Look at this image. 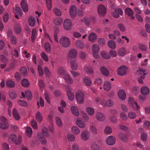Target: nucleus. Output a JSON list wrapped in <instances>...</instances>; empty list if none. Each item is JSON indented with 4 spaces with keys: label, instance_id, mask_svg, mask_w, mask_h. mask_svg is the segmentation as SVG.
<instances>
[{
    "label": "nucleus",
    "instance_id": "obj_1",
    "mask_svg": "<svg viewBox=\"0 0 150 150\" xmlns=\"http://www.w3.org/2000/svg\"><path fill=\"white\" fill-rule=\"evenodd\" d=\"M49 131L51 132H53V127L52 125L50 128L49 130L46 128H44L42 131L41 133H39L38 134V137L40 139V140L41 143L44 145L46 144V141L45 138H43V137L47 136L49 135L48 132Z\"/></svg>",
    "mask_w": 150,
    "mask_h": 150
},
{
    "label": "nucleus",
    "instance_id": "obj_2",
    "mask_svg": "<svg viewBox=\"0 0 150 150\" xmlns=\"http://www.w3.org/2000/svg\"><path fill=\"white\" fill-rule=\"evenodd\" d=\"M58 73L61 75L62 78H63L67 83H73V80L70 76L66 74L65 71L62 67L59 68L58 71Z\"/></svg>",
    "mask_w": 150,
    "mask_h": 150
},
{
    "label": "nucleus",
    "instance_id": "obj_3",
    "mask_svg": "<svg viewBox=\"0 0 150 150\" xmlns=\"http://www.w3.org/2000/svg\"><path fill=\"white\" fill-rule=\"evenodd\" d=\"M95 100L98 103L101 104L103 106L111 107L114 105L113 102L110 100L105 101L104 100H102L100 98L97 97L95 98Z\"/></svg>",
    "mask_w": 150,
    "mask_h": 150
},
{
    "label": "nucleus",
    "instance_id": "obj_4",
    "mask_svg": "<svg viewBox=\"0 0 150 150\" xmlns=\"http://www.w3.org/2000/svg\"><path fill=\"white\" fill-rule=\"evenodd\" d=\"M71 41L67 37L62 36L59 39V42L61 45L64 47H67L70 45Z\"/></svg>",
    "mask_w": 150,
    "mask_h": 150
},
{
    "label": "nucleus",
    "instance_id": "obj_5",
    "mask_svg": "<svg viewBox=\"0 0 150 150\" xmlns=\"http://www.w3.org/2000/svg\"><path fill=\"white\" fill-rule=\"evenodd\" d=\"M8 126L7 120L4 117H0V128L2 129H7Z\"/></svg>",
    "mask_w": 150,
    "mask_h": 150
},
{
    "label": "nucleus",
    "instance_id": "obj_6",
    "mask_svg": "<svg viewBox=\"0 0 150 150\" xmlns=\"http://www.w3.org/2000/svg\"><path fill=\"white\" fill-rule=\"evenodd\" d=\"M128 102L130 105L132 107L134 110L136 111L139 110L140 108L139 106L137 103L135 101L133 98L132 97H130L128 100Z\"/></svg>",
    "mask_w": 150,
    "mask_h": 150
},
{
    "label": "nucleus",
    "instance_id": "obj_7",
    "mask_svg": "<svg viewBox=\"0 0 150 150\" xmlns=\"http://www.w3.org/2000/svg\"><path fill=\"white\" fill-rule=\"evenodd\" d=\"M84 96V94L81 91H78L76 93V98L78 102L80 103L83 102Z\"/></svg>",
    "mask_w": 150,
    "mask_h": 150
},
{
    "label": "nucleus",
    "instance_id": "obj_8",
    "mask_svg": "<svg viewBox=\"0 0 150 150\" xmlns=\"http://www.w3.org/2000/svg\"><path fill=\"white\" fill-rule=\"evenodd\" d=\"M128 71V69L127 67L122 66L118 69L117 72L119 75L123 76L127 74Z\"/></svg>",
    "mask_w": 150,
    "mask_h": 150
},
{
    "label": "nucleus",
    "instance_id": "obj_9",
    "mask_svg": "<svg viewBox=\"0 0 150 150\" xmlns=\"http://www.w3.org/2000/svg\"><path fill=\"white\" fill-rule=\"evenodd\" d=\"M146 70L144 69H143L142 68H140L139 69V70L137 71V73L139 74H142L140 76V78H139L138 79L139 82L140 83H143V81L142 79L144 78V76L146 74L145 73Z\"/></svg>",
    "mask_w": 150,
    "mask_h": 150
},
{
    "label": "nucleus",
    "instance_id": "obj_10",
    "mask_svg": "<svg viewBox=\"0 0 150 150\" xmlns=\"http://www.w3.org/2000/svg\"><path fill=\"white\" fill-rule=\"evenodd\" d=\"M98 13L101 16L105 15L106 13V9L105 7L103 5L98 6Z\"/></svg>",
    "mask_w": 150,
    "mask_h": 150
},
{
    "label": "nucleus",
    "instance_id": "obj_11",
    "mask_svg": "<svg viewBox=\"0 0 150 150\" xmlns=\"http://www.w3.org/2000/svg\"><path fill=\"white\" fill-rule=\"evenodd\" d=\"M72 27L71 21L69 19H66L64 22V27L66 30H70Z\"/></svg>",
    "mask_w": 150,
    "mask_h": 150
},
{
    "label": "nucleus",
    "instance_id": "obj_12",
    "mask_svg": "<svg viewBox=\"0 0 150 150\" xmlns=\"http://www.w3.org/2000/svg\"><path fill=\"white\" fill-rule=\"evenodd\" d=\"M89 137L90 134L88 131H84L81 134V137L82 140H87L89 139Z\"/></svg>",
    "mask_w": 150,
    "mask_h": 150
},
{
    "label": "nucleus",
    "instance_id": "obj_13",
    "mask_svg": "<svg viewBox=\"0 0 150 150\" xmlns=\"http://www.w3.org/2000/svg\"><path fill=\"white\" fill-rule=\"evenodd\" d=\"M77 52L75 49H71L69 52L67 57L68 59L75 58L77 54Z\"/></svg>",
    "mask_w": 150,
    "mask_h": 150
},
{
    "label": "nucleus",
    "instance_id": "obj_14",
    "mask_svg": "<svg viewBox=\"0 0 150 150\" xmlns=\"http://www.w3.org/2000/svg\"><path fill=\"white\" fill-rule=\"evenodd\" d=\"M69 12L71 17H75L77 15L76 7L74 5L71 6L70 7Z\"/></svg>",
    "mask_w": 150,
    "mask_h": 150
},
{
    "label": "nucleus",
    "instance_id": "obj_15",
    "mask_svg": "<svg viewBox=\"0 0 150 150\" xmlns=\"http://www.w3.org/2000/svg\"><path fill=\"white\" fill-rule=\"evenodd\" d=\"M8 141L10 143H14L16 145L19 144L18 140L16 141V136L14 134H12L9 137Z\"/></svg>",
    "mask_w": 150,
    "mask_h": 150
},
{
    "label": "nucleus",
    "instance_id": "obj_16",
    "mask_svg": "<svg viewBox=\"0 0 150 150\" xmlns=\"http://www.w3.org/2000/svg\"><path fill=\"white\" fill-rule=\"evenodd\" d=\"M67 95L69 99L70 100H72L74 98V94L71 92L70 90L71 89V87L69 86H67L66 87Z\"/></svg>",
    "mask_w": 150,
    "mask_h": 150
},
{
    "label": "nucleus",
    "instance_id": "obj_17",
    "mask_svg": "<svg viewBox=\"0 0 150 150\" xmlns=\"http://www.w3.org/2000/svg\"><path fill=\"white\" fill-rule=\"evenodd\" d=\"M107 144L109 145H113L115 142V139L113 136H110L108 137L106 140Z\"/></svg>",
    "mask_w": 150,
    "mask_h": 150
},
{
    "label": "nucleus",
    "instance_id": "obj_18",
    "mask_svg": "<svg viewBox=\"0 0 150 150\" xmlns=\"http://www.w3.org/2000/svg\"><path fill=\"white\" fill-rule=\"evenodd\" d=\"M28 23L30 26L31 27L34 26L35 23V18L31 16H29L28 19Z\"/></svg>",
    "mask_w": 150,
    "mask_h": 150
},
{
    "label": "nucleus",
    "instance_id": "obj_19",
    "mask_svg": "<svg viewBox=\"0 0 150 150\" xmlns=\"http://www.w3.org/2000/svg\"><path fill=\"white\" fill-rule=\"evenodd\" d=\"M123 14L122 10L121 8H118L115 10V12L112 13V15L115 18H118L119 16V14L122 15Z\"/></svg>",
    "mask_w": 150,
    "mask_h": 150
},
{
    "label": "nucleus",
    "instance_id": "obj_20",
    "mask_svg": "<svg viewBox=\"0 0 150 150\" xmlns=\"http://www.w3.org/2000/svg\"><path fill=\"white\" fill-rule=\"evenodd\" d=\"M118 95L119 98L122 100H125L126 97L125 93L123 90H121L118 91Z\"/></svg>",
    "mask_w": 150,
    "mask_h": 150
},
{
    "label": "nucleus",
    "instance_id": "obj_21",
    "mask_svg": "<svg viewBox=\"0 0 150 150\" xmlns=\"http://www.w3.org/2000/svg\"><path fill=\"white\" fill-rule=\"evenodd\" d=\"M125 12L126 14L127 15L132 19L134 18V17L133 16V11L130 8H127L126 9Z\"/></svg>",
    "mask_w": 150,
    "mask_h": 150
},
{
    "label": "nucleus",
    "instance_id": "obj_22",
    "mask_svg": "<svg viewBox=\"0 0 150 150\" xmlns=\"http://www.w3.org/2000/svg\"><path fill=\"white\" fill-rule=\"evenodd\" d=\"M141 92L142 94L144 95H147L149 93V90L147 87L144 86L141 88Z\"/></svg>",
    "mask_w": 150,
    "mask_h": 150
},
{
    "label": "nucleus",
    "instance_id": "obj_23",
    "mask_svg": "<svg viewBox=\"0 0 150 150\" xmlns=\"http://www.w3.org/2000/svg\"><path fill=\"white\" fill-rule=\"evenodd\" d=\"M76 125L79 127L84 128L85 126V123L82 122L79 118H78L76 122Z\"/></svg>",
    "mask_w": 150,
    "mask_h": 150
},
{
    "label": "nucleus",
    "instance_id": "obj_24",
    "mask_svg": "<svg viewBox=\"0 0 150 150\" xmlns=\"http://www.w3.org/2000/svg\"><path fill=\"white\" fill-rule=\"evenodd\" d=\"M96 118L98 120L102 121L104 120L105 117L104 115L102 113L98 112L96 115Z\"/></svg>",
    "mask_w": 150,
    "mask_h": 150
},
{
    "label": "nucleus",
    "instance_id": "obj_25",
    "mask_svg": "<svg viewBox=\"0 0 150 150\" xmlns=\"http://www.w3.org/2000/svg\"><path fill=\"white\" fill-rule=\"evenodd\" d=\"M6 84L7 86L10 88H13L15 86V82L10 79L7 80Z\"/></svg>",
    "mask_w": 150,
    "mask_h": 150
},
{
    "label": "nucleus",
    "instance_id": "obj_26",
    "mask_svg": "<svg viewBox=\"0 0 150 150\" xmlns=\"http://www.w3.org/2000/svg\"><path fill=\"white\" fill-rule=\"evenodd\" d=\"M21 6L24 12H27L28 10V7L26 2L24 0L22 1L21 2Z\"/></svg>",
    "mask_w": 150,
    "mask_h": 150
},
{
    "label": "nucleus",
    "instance_id": "obj_27",
    "mask_svg": "<svg viewBox=\"0 0 150 150\" xmlns=\"http://www.w3.org/2000/svg\"><path fill=\"white\" fill-rule=\"evenodd\" d=\"M35 118L38 122H40L42 120V114L39 112H37L36 114Z\"/></svg>",
    "mask_w": 150,
    "mask_h": 150
},
{
    "label": "nucleus",
    "instance_id": "obj_28",
    "mask_svg": "<svg viewBox=\"0 0 150 150\" xmlns=\"http://www.w3.org/2000/svg\"><path fill=\"white\" fill-rule=\"evenodd\" d=\"M111 85L110 82L107 81L105 82L103 86V88L106 91L110 90L111 89Z\"/></svg>",
    "mask_w": 150,
    "mask_h": 150
},
{
    "label": "nucleus",
    "instance_id": "obj_29",
    "mask_svg": "<svg viewBox=\"0 0 150 150\" xmlns=\"http://www.w3.org/2000/svg\"><path fill=\"white\" fill-rule=\"evenodd\" d=\"M100 54L102 57L105 59H108L111 58L110 56L106 52H101Z\"/></svg>",
    "mask_w": 150,
    "mask_h": 150
},
{
    "label": "nucleus",
    "instance_id": "obj_30",
    "mask_svg": "<svg viewBox=\"0 0 150 150\" xmlns=\"http://www.w3.org/2000/svg\"><path fill=\"white\" fill-rule=\"evenodd\" d=\"M71 110L72 113L76 116L79 115V112L77 108L75 106H72L71 108Z\"/></svg>",
    "mask_w": 150,
    "mask_h": 150
},
{
    "label": "nucleus",
    "instance_id": "obj_31",
    "mask_svg": "<svg viewBox=\"0 0 150 150\" xmlns=\"http://www.w3.org/2000/svg\"><path fill=\"white\" fill-rule=\"evenodd\" d=\"M37 36V30L35 28L33 29L32 31V36L31 39L32 41L33 42H35V39Z\"/></svg>",
    "mask_w": 150,
    "mask_h": 150
},
{
    "label": "nucleus",
    "instance_id": "obj_32",
    "mask_svg": "<svg viewBox=\"0 0 150 150\" xmlns=\"http://www.w3.org/2000/svg\"><path fill=\"white\" fill-rule=\"evenodd\" d=\"M7 103L8 106V112L9 115L11 116L12 115L11 112V108L12 106V102L10 100H8Z\"/></svg>",
    "mask_w": 150,
    "mask_h": 150
},
{
    "label": "nucleus",
    "instance_id": "obj_33",
    "mask_svg": "<svg viewBox=\"0 0 150 150\" xmlns=\"http://www.w3.org/2000/svg\"><path fill=\"white\" fill-rule=\"evenodd\" d=\"M108 46L111 49H115L116 47V45L115 42L113 40H110L108 42Z\"/></svg>",
    "mask_w": 150,
    "mask_h": 150
},
{
    "label": "nucleus",
    "instance_id": "obj_34",
    "mask_svg": "<svg viewBox=\"0 0 150 150\" xmlns=\"http://www.w3.org/2000/svg\"><path fill=\"white\" fill-rule=\"evenodd\" d=\"M75 45L76 47L78 48L82 49L84 47L83 42L81 40H78L76 41Z\"/></svg>",
    "mask_w": 150,
    "mask_h": 150
},
{
    "label": "nucleus",
    "instance_id": "obj_35",
    "mask_svg": "<svg viewBox=\"0 0 150 150\" xmlns=\"http://www.w3.org/2000/svg\"><path fill=\"white\" fill-rule=\"evenodd\" d=\"M127 52L126 50L124 48H122L119 49L118 54L119 55L121 56H123L126 54Z\"/></svg>",
    "mask_w": 150,
    "mask_h": 150
},
{
    "label": "nucleus",
    "instance_id": "obj_36",
    "mask_svg": "<svg viewBox=\"0 0 150 150\" xmlns=\"http://www.w3.org/2000/svg\"><path fill=\"white\" fill-rule=\"evenodd\" d=\"M21 84L23 86L25 87H28L30 85L28 81L26 79H23L21 82Z\"/></svg>",
    "mask_w": 150,
    "mask_h": 150
},
{
    "label": "nucleus",
    "instance_id": "obj_37",
    "mask_svg": "<svg viewBox=\"0 0 150 150\" xmlns=\"http://www.w3.org/2000/svg\"><path fill=\"white\" fill-rule=\"evenodd\" d=\"M83 81L85 83L86 86H89L91 85L92 83V81L90 78L86 77L83 79Z\"/></svg>",
    "mask_w": 150,
    "mask_h": 150
},
{
    "label": "nucleus",
    "instance_id": "obj_38",
    "mask_svg": "<svg viewBox=\"0 0 150 150\" xmlns=\"http://www.w3.org/2000/svg\"><path fill=\"white\" fill-rule=\"evenodd\" d=\"M72 132L75 134H78L80 133V130L76 126H73L71 129Z\"/></svg>",
    "mask_w": 150,
    "mask_h": 150
},
{
    "label": "nucleus",
    "instance_id": "obj_39",
    "mask_svg": "<svg viewBox=\"0 0 150 150\" xmlns=\"http://www.w3.org/2000/svg\"><path fill=\"white\" fill-rule=\"evenodd\" d=\"M62 19L61 18H57L55 19L54 22L56 25H59L62 23Z\"/></svg>",
    "mask_w": 150,
    "mask_h": 150
},
{
    "label": "nucleus",
    "instance_id": "obj_40",
    "mask_svg": "<svg viewBox=\"0 0 150 150\" xmlns=\"http://www.w3.org/2000/svg\"><path fill=\"white\" fill-rule=\"evenodd\" d=\"M101 73L104 75L108 76L109 74V72L106 68L104 67H101L100 68Z\"/></svg>",
    "mask_w": 150,
    "mask_h": 150
},
{
    "label": "nucleus",
    "instance_id": "obj_41",
    "mask_svg": "<svg viewBox=\"0 0 150 150\" xmlns=\"http://www.w3.org/2000/svg\"><path fill=\"white\" fill-rule=\"evenodd\" d=\"M13 115L14 118L17 120H19V114L16 108L13 109Z\"/></svg>",
    "mask_w": 150,
    "mask_h": 150
},
{
    "label": "nucleus",
    "instance_id": "obj_42",
    "mask_svg": "<svg viewBox=\"0 0 150 150\" xmlns=\"http://www.w3.org/2000/svg\"><path fill=\"white\" fill-rule=\"evenodd\" d=\"M96 38V35L95 34L93 33H91L89 35L88 37L89 40L92 42H93Z\"/></svg>",
    "mask_w": 150,
    "mask_h": 150
},
{
    "label": "nucleus",
    "instance_id": "obj_43",
    "mask_svg": "<svg viewBox=\"0 0 150 150\" xmlns=\"http://www.w3.org/2000/svg\"><path fill=\"white\" fill-rule=\"evenodd\" d=\"M26 133L27 136L29 137H30L32 134V130L31 128L30 127H27L26 130Z\"/></svg>",
    "mask_w": 150,
    "mask_h": 150
},
{
    "label": "nucleus",
    "instance_id": "obj_44",
    "mask_svg": "<svg viewBox=\"0 0 150 150\" xmlns=\"http://www.w3.org/2000/svg\"><path fill=\"white\" fill-rule=\"evenodd\" d=\"M86 112L90 115H93L94 113V110L91 107H88L86 108Z\"/></svg>",
    "mask_w": 150,
    "mask_h": 150
},
{
    "label": "nucleus",
    "instance_id": "obj_45",
    "mask_svg": "<svg viewBox=\"0 0 150 150\" xmlns=\"http://www.w3.org/2000/svg\"><path fill=\"white\" fill-rule=\"evenodd\" d=\"M20 73L23 76H24L27 75L28 72L26 69L25 67L21 68L20 70Z\"/></svg>",
    "mask_w": 150,
    "mask_h": 150
},
{
    "label": "nucleus",
    "instance_id": "obj_46",
    "mask_svg": "<svg viewBox=\"0 0 150 150\" xmlns=\"http://www.w3.org/2000/svg\"><path fill=\"white\" fill-rule=\"evenodd\" d=\"M92 49L93 53H98L100 50L99 46L96 45H93L92 46Z\"/></svg>",
    "mask_w": 150,
    "mask_h": 150
},
{
    "label": "nucleus",
    "instance_id": "obj_47",
    "mask_svg": "<svg viewBox=\"0 0 150 150\" xmlns=\"http://www.w3.org/2000/svg\"><path fill=\"white\" fill-rule=\"evenodd\" d=\"M128 117L130 119H133L136 117L137 115L136 113L132 111H130L128 112Z\"/></svg>",
    "mask_w": 150,
    "mask_h": 150
},
{
    "label": "nucleus",
    "instance_id": "obj_48",
    "mask_svg": "<svg viewBox=\"0 0 150 150\" xmlns=\"http://www.w3.org/2000/svg\"><path fill=\"white\" fill-rule=\"evenodd\" d=\"M27 99L28 100H31L32 97V94L31 92L29 90H26L25 92Z\"/></svg>",
    "mask_w": 150,
    "mask_h": 150
},
{
    "label": "nucleus",
    "instance_id": "obj_49",
    "mask_svg": "<svg viewBox=\"0 0 150 150\" xmlns=\"http://www.w3.org/2000/svg\"><path fill=\"white\" fill-rule=\"evenodd\" d=\"M84 69L88 74H92L93 73V70L91 67L86 66L84 68Z\"/></svg>",
    "mask_w": 150,
    "mask_h": 150
},
{
    "label": "nucleus",
    "instance_id": "obj_50",
    "mask_svg": "<svg viewBox=\"0 0 150 150\" xmlns=\"http://www.w3.org/2000/svg\"><path fill=\"white\" fill-rule=\"evenodd\" d=\"M78 65L77 63L75 61H72L71 63V68L74 70H76L78 67Z\"/></svg>",
    "mask_w": 150,
    "mask_h": 150
},
{
    "label": "nucleus",
    "instance_id": "obj_51",
    "mask_svg": "<svg viewBox=\"0 0 150 150\" xmlns=\"http://www.w3.org/2000/svg\"><path fill=\"white\" fill-rule=\"evenodd\" d=\"M91 148L92 150H100L99 146L95 143L92 144Z\"/></svg>",
    "mask_w": 150,
    "mask_h": 150
},
{
    "label": "nucleus",
    "instance_id": "obj_52",
    "mask_svg": "<svg viewBox=\"0 0 150 150\" xmlns=\"http://www.w3.org/2000/svg\"><path fill=\"white\" fill-rule=\"evenodd\" d=\"M14 12L15 14V17L19 19V17L18 15L19 14V7L18 5L16 6V7L15 9L13 8Z\"/></svg>",
    "mask_w": 150,
    "mask_h": 150
},
{
    "label": "nucleus",
    "instance_id": "obj_53",
    "mask_svg": "<svg viewBox=\"0 0 150 150\" xmlns=\"http://www.w3.org/2000/svg\"><path fill=\"white\" fill-rule=\"evenodd\" d=\"M45 49L46 52H49L50 51V44L48 43H46L44 45Z\"/></svg>",
    "mask_w": 150,
    "mask_h": 150
},
{
    "label": "nucleus",
    "instance_id": "obj_54",
    "mask_svg": "<svg viewBox=\"0 0 150 150\" xmlns=\"http://www.w3.org/2000/svg\"><path fill=\"white\" fill-rule=\"evenodd\" d=\"M38 71L39 75L40 76H42L43 74L42 67L41 65H39L38 68Z\"/></svg>",
    "mask_w": 150,
    "mask_h": 150
},
{
    "label": "nucleus",
    "instance_id": "obj_55",
    "mask_svg": "<svg viewBox=\"0 0 150 150\" xmlns=\"http://www.w3.org/2000/svg\"><path fill=\"white\" fill-rule=\"evenodd\" d=\"M120 139L123 141L126 142L127 139V137L122 133H121L119 135Z\"/></svg>",
    "mask_w": 150,
    "mask_h": 150
},
{
    "label": "nucleus",
    "instance_id": "obj_56",
    "mask_svg": "<svg viewBox=\"0 0 150 150\" xmlns=\"http://www.w3.org/2000/svg\"><path fill=\"white\" fill-rule=\"evenodd\" d=\"M82 117L84 119L85 121H87L88 120V117L87 114L83 111L82 112Z\"/></svg>",
    "mask_w": 150,
    "mask_h": 150
},
{
    "label": "nucleus",
    "instance_id": "obj_57",
    "mask_svg": "<svg viewBox=\"0 0 150 150\" xmlns=\"http://www.w3.org/2000/svg\"><path fill=\"white\" fill-rule=\"evenodd\" d=\"M48 10H50L52 8V0H46Z\"/></svg>",
    "mask_w": 150,
    "mask_h": 150
},
{
    "label": "nucleus",
    "instance_id": "obj_58",
    "mask_svg": "<svg viewBox=\"0 0 150 150\" xmlns=\"http://www.w3.org/2000/svg\"><path fill=\"white\" fill-rule=\"evenodd\" d=\"M40 54L41 57L45 61L47 62L48 61V57L45 53L44 52H42L41 54Z\"/></svg>",
    "mask_w": 150,
    "mask_h": 150
},
{
    "label": "nucleus",
    "instance_id": "obj_59",
    "mask_svg": "<svg viewBox=\"0 0 150 150\" xmlns=\"http://www.w3.org/2000/svg\"><path fill=\"white\" fill-rule=\"evenodd\" d=\"M56 123L57 125L59 127H60L62 125V123L61 119L59 117H56Z\"/></svg>",
    "mask_w": 150,
    "mask_h": 150
},
{
    "label": "nucleus",
    "instance_id": "obj_60",
    "mask_svg": "<svg viewBox=\"0 0 150 150\" xmlns=\"http://www.w3.org/2000/svg\"><path fill=\"white\" fill-rule=\"evenodd\" d=\"M67 137L68 140L70 141H73L75 139L74 136L71 134H68L67 135Z\"/></svg>",
    "mask_w": 150,
    "mask_h": 150
},
{
    "label": "nucleus",
    "instance_id": "obj_61",
    "mask_svg": "<svg viewBox=\"0 0 150 150\" xmlns=\"http://www.w3.org/2000/svg\"><path fill=\"white\" fill-rule=\"evenodd\" d=\"M53 11L55 14L57 16H60L61 15V11L57 8H54L53 10Z\"/></svg>",
    "mask_w": 150,
    "mask_h": 150
},
{
    "label": "nucleus",
    "instance_id": "obj_62",
    "mask_svg": "<svg viewBox=\"0 0 150 150\" xmlns=\"http://www.w3.org/2000/svg\"><path fill=\"white\" fill-rule=\"evenodd\" d=\"M112 132V129L111 128L109 127H106L104 130L105 133L107 134L111 133Z\"/></svg>",
    "mask_w": 150,
    "mask_h": 150
},
{
    "label": "nucleus",
    "instance_id": "obj_63",
    "mask_svg": "<svg viewBox=\"0 0 150 150\" xmlns=\"http://www.w3.org/2000/svg\"><path fill=\"white\" fill-rule=\"evenodd\" d=\"M0 60L1 62L4 63L7 62L8 61L7 58L2 55H0Z\"/></svg>",
    "mask_w": 150,
    "mask_h": 150
},
{
    "label": "nucleus",
    "instance_id": "obj_64",
    "mask_svg": "<svg viewBox=\"0 0 150 150\" xmlns=\"http://www.w3.org/2000/svg\"><path fill=\"white\" fill-rule=\"evenodd\" d=\"M95 84L98 85H100L102 82V80L100 78H97L96 79L95 81Z\"/></svg>",
    "mask_w": 150,
    "mask_h": 150
}]
</instances>
